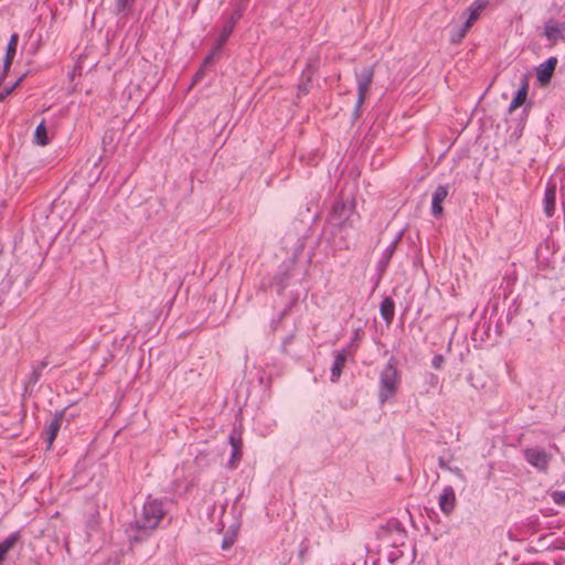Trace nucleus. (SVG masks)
Instances as JSON below:
<instances>
[{"mask_svg": "<svg viewBox=\"0 0 565 565\" xmlns=\"http://www.w3.org/2000/svg\"><path fill=\"white\" fill-rule=\"evenodd\" d=\"M232 543H233V542H232L231 540H226V539H225V540L223 541V543H222V547H223L224 550H226V548H228V547L232 545Z\"/></svg>", "mask_w": 565, "mask_h": 565, "instance_id": "obj_33", "label": "nucleus"}, {"mask_svg": "<svg viewBox=\"0 0 565 565\" xmlns=\"http://www.w3.org/2000/svg\"><path fill=\"white\" fill-rule=\"evenodd\" d=\"M544 35L552 43L556 44L565 40V23L550 20L544 24Z\"/></svg>", "mask_w": 565, "mask_h": 565, "instance_id": "obj_6", "label": "nucleus"}, {"mask_svg": "<svg viewBox=\"0 0 565 565\" xmlns=\"http://www.w3.org/2000/svg\"><path fill=\"white\" fill-rule=\"evenodd\" d=\"M166 514L163 502L148 497L140 510L136 511L135 520L128 525L129 536L138 542L149 536Z\"/></svg>", "mask_w": 565, "mask_h": 565, "instance_id": "obj_1", "label": "nucleus"}, {"mask_svg": "<svg viewBox=\"0 0 565 565\" xmlns=\"http://www.w3.org/2000/svg\"><path fill=\"white\" fill-rule=\"evenodd\" d=\"M347 358H348V351L347 350H341V351L335 353L334 362H333V365H332V369H331V381L332 382L338 381V379L340 377V375L342 373V370H343V367L345 365Z\"/></svg>", "mask_w": 565, "mask_h": 565, "instance_id": "obj_13", "label": "nucleus"}, {"mask_svg": "<svg viewBox=\"0 0 565 565\" xmlns=\"http://www.w3.org/2000/svg\"><path fill=\"white\" fill-rule=\"evenodd\" d=\"M202 72H203V67H201V70L196 73L195 78H199L201 76Z\"/></svg>", "mask_w": 565, "mask_h": 565, "instance_id": "obj_35", "label": "nucleus"}, {"mask_svg": "<svg viewBox=\"0 0 565 565\" xmlns=\"http://www.w3.org/2000/svg\"><path fill=\"white\" fill-rule=\"evenodd\" d=\"M401 384V372L398 371V362L391 356L380 374L379 399L381 403L393 397Z\"/></svg>", "mask_w": 565, "mask_h": 565, "instance_id": "obj_2", "label": "nucleus"}, {"mask_svg": "<svg viewBox=\"0 0 565 565\" xmlns=\"http://www.w3.org/2000/svg\"><path fill=\"white\" fill-rule=\"evenodd\" d=\"M380 312L382 318L390 323L394 317L395 313V305L392 298L386 297L380 306Z\"/></svg>", "mask_w": 565, "mask_h": 565, "instance_id": "obj_16", "label": "nucleus"}, {"mask_svg": "<svg viewBox=\"0 0 565 565\" xmlns=\"http://www.w3.org/2000/svg\"><path fill=\"white\" fill-rule=\"evenodd\" d=\"M235 25L231 24L230 22H225L224 26L222 28V31L220 33V36L216 41V50H221V47L223 46V44L227 41V39L230 38V35L232 34L233 32V29H234Z\"/></svg>", "mask_w": 565, "mask_h": 565, "instance_id": "obj_20", "label": "nucleus"}, {"mask_svg": "<svg viewBox=\"0 0 565 565\" xmlns=\"http://www.w3.org/2000/svg\"><path fill=\"white\" fill-rule=\"evenodd\" d=\"M445 362V359L441 354H436L431 360V366L434 369H440Z\"/></svg>", "mask_w": 565, "mask_h": 565, "instance_id": "obj_27", "label": "nucleus"}, {"mask_svg": "<svg viewBox=\"0 0 565 565\" xmlns=\"http://www.w3.org/2000/svg\"><path fill=\"white\" fill-rule=\"evenodd\" d=\"M34 142L39 146H45L49 143L47 130L44 120H42L35 128Z\"/></svg>", "mask_w": 565, "mask_h": 565, "instance_id": "obj_19", "label": "nucleus"}, {"mask_svg": "<svg viewBox=\"0 0 565 565\" xmlns=\"http://www.w3.org/2000/svg\"><path fill=\"white\" fill-rule=\"evenodd\" d=\"M19 35L17 33L11 34L7 50H6V56H4V72L8 71L10 67L15 53H17V46H18Z\"/></svg>", "mask_w": 565, "mask_h": 565, "instance_id": "obj_15", "label": "nucleus"}, {"mask_svg": "<svg viewBox=\"0 0 565 565\" xmlns=\"http://www.w3.org/2000/svg\"><path fill=\"white\" fill-rule=\"evenodd\" d=\"M401 556H402V552H401V551H398V550L392 554V557H393V558H398V557H401Z\"/></svg>", "mask_w": 565, "mask_h": 565, "instance_id": "obj_34", "label": "nucleus"}, {"mask_svg": "<svg viewBox=\"0 0 565 565\" xmlns=\"http://www.w3.org/2000/svg\"><path fill=\"white\" fill-rule=\"evenodd\" d=\"M21 79V77L18 78L11 86L0 90V102H3L11 94V92L19 85Z\"/></svg>", "mask_w": 565, "mask_h": 565, "instance_id": "obj_24", "label": "nucleus"}, {"mask_svg": "<svg viewBox=\"0 0 565 565\" xmlns=\"http://www.w3.org/2000/svg\"><path fill=\"white\" fill-rule=\"evenodd\" d=\"M527 96V83L524 82L523 85L518 90L516 95L512 99L510 106H509V113H513L516 108L522 106L526 99Z\"/></svg>", "mask_w": 565, "mask_h": 565, "instance_id": "obj_17", "label": "nucleus"}, {"mask_svg": "<svg viewBox=\"0 0 565 565\" xmlns=\"http://www.w3.org/2000/svg\"><path fill=\"white\" fill-rule=\"evenodd\" d=\"M555 201H556V185L553 183H548L544 193V213L547 217H552L555 212Z\"/></svg>", "mask_w": 565, "mask_h": 565, "instance_id": "obj_10", "label": "nucleus"}, {"mask_svg": "<svg viewBox=\"0 0 565 565\" xmlns=\"http://www.w3.org/2000/svg\"><path fill=\"white\" fill-rule=\"evenodd\" d=\"M428 377H429V384H430L431 386H436V384H437V382H438V377H437V375H435V374L430 373V374L428 375Z\"/></svg>", "mask_w": 565, "mask_h": 565, "instance_id": "obj_31", "label": "nucleus"}, {"mask_svg": "<svg viewBox=\"0 0 565 565\" xmlns=\"http://www.w3.org/2000/svg\"><path fill=\"white\" fill-rule=\"evenodd\" d=\"M526 461L539 470H546L551 456L542 448H527L524 450Z\"/></svg>", "mask_w": 565, "mask_h": 565, "instance_id": "obj_5", "label": "nucleus"}, {"mask_svg": "<svg viewBox=\"0 0 565 565\" xmlns=\"http://www.w3.org/2000/svg\"><path fill=\"white\" fill-rule=\"evenodd\" d=\"M489 4V0H475L469 8L467 9L465 15L467 23V26H472L475 22L479 19L481 12L487 8Z\"/></svg>", "mask_w": 565, "mask_h": 565, "instance_id": "obj_8", "label": "nucleus"}, {"mask_svg": "<svg viewBox=\"0 0 565 565\" xmlns=\"http://www.w3.org/2000/svg\"><path fill=\"white\" fill-rule=\"evenodd\" d=\"M235 9L236 10H241V13H243L245 11V9H246V3L244 1H241V2L237 3Z\"/></svg>", "mask_w": 565, "mask_h": 565, "instance_id": "obj_32", "label": "nucleus"}, {"mask_svg": "<svg viewBox=\"0 0 565 565\" xmlns=\"http://www.w3.org/2000/svg\"><path fill=\"white\" fill-rule=\"evenodd\" d=\"M450 186L448 184L438 185L431 196V214L434 217H440L443 215V202L449 194Z\"/></svg>", "mask_w": 565, "mask_h": 565, "instance_id": "obj_7", "label": "nucleus"}, {"mask_svg": "<svg viewBox=\"0 0 565 565\" xmlns=\"http://www.w3.org/2000/svg\"><path fill=\"white\" fill-rule=\"evenodd\" d=\"M374 76L373 67H364L360 74H358V83L371 85Z\"/></svg>", "mask_w": 565, "mask_h": 565, "instance_id": "obj_23", "label": "nucleus"}, {"mask_svg": "<svg viewBox=\"0 0 565 565\" xmlns=\"http://www.w3.org/2000/svg\"><path fill=\"white\" fill-rule=\"evenodd\" d=\"M407 534L397 523L388 524L383 526L377 532V539L381 542V547H394L397 548L405 544Z\"/></svg>", "mask_w": 565, "mask_h": 565, "instance_id": "obj_4", "label": "nucleus"}, {"mask_svg": "<svg viewBox=\"0 0 565 565\" xmlns=\"http://www.w3.org/2000/svg\"><path fill=\"white\" fill-rule=\"evenodd\" d=\"M470 28L471 26H467L466 22H463L462 25L454 26L452 30L450 31V39H449L450 42L452 44L460 43L465 39V36Z\"/></svg>", "mask_w": 565, "mask_h": 565, "instance_id": "obj_18", "label": "nucleus"}, {"mask_svg": "<svg viewBox=\"0 0 565 565\" xmlns=\"http://www.w3.org/2000/svg\"><path fill=\"white\" fill-rule=\"evenodd\" d=\"M309 83L310 77H307L306 82H302L298 85V97L301 95H307L309 92Z\"/></svg>", "mask_w": 565, "mask_h": 565, "instance_id": "obj_26", "label": "nucleus"}, {"mask_svg": "<svg viewBox=\"0 0 565 565\" xmlns=\"http://www.w3.org/2000/svg\"><path fill=\"white\" fill-rule=\"evenodd\" d=\"M355 217L354 206L351 203L338 201L332 206L330 223L339 230H345L353 226Z\"/></svg>", "mask_w": 565, "mask_h": 565, "instance_id": "obj_3", "label": "nucleus"}, {"mask_svg": "<svg viewBox=\"0 0 565 565\" xmlns=\"http://www.w3.org/2000/svg\"><path fill=\"white\" fill-rule=\"evenodd\" d=\"M456 507V494L451 487H446L439 495V508L445 514H450Z\"/></svg>", "mask_w": 565, "mask_h": 565, "instance_id": "obj_9", "label": "nucleus"}, {"mask_svg": "<svg viewBox=\"0 0 565 565\" xmlns=\"http://www.w3.org/2000/svg\"><path fill=\"white\" fill-rule=\"evenodd\" d=\"M552 498L556 504L565 505V492L564 491L553 492Z\"/></svg>", "mask_w": 565, "mask_h": 565, "instance_id": "obj_25", "label": "nucleus"}, {"mask_svg": "<svg viewBox=\"0 0 565 565\" xmlns=\"http://www.w3.org/2000/svg\"><path fill=\"white\" fill-rule=\"evenodd\" d=\"M132 0H117L116 7L118 11L125 10Z\"/></svg>", "mask_w": 565, "mask_h": 565, "instance_id": "obj_29", "label": "nucleus"}, {"mask_svg": "<svg viewBox=\"0 0 565 565\" xmlns=\"http://www.w3.org/2000/svg\"><path fill=\"white\" fill-rule=\"evenodd\" d=\"M228 439L232 446V456L228 463L231 468H235L242 458V439L236 433H232Z\"/></svg>", "mask_w": 565, "mask_h": 565, "instance_id": "obj_11", "label": "nucleus"}, {"mask_svg": "<svg viewBox=\"0 0 565 565\" xmlns=\"http://www.w3.org/2000/svg\"><path fill=\"white\" fill-rule=\"evenodd\" d=\"M556 64H557L556 57H550L547 61H545L543 64H541V66L537 71V79L541 83L548 82L553 75Z\"/></svg>", "mask_w": 565, "mask_h": 565, "instance_id": "obj_12", "label": "nucleus"}, {"mask_svg": "<svg viewBox=\"0 0 565 565\" xmlns=\"http://www.w3.org/2000/svg\"><path fill=\"white\" fill-rule=\"evenodd\" d=\"M370 86L371 85H365L363 83H358V100H356V105H355V114H356V116L359 115L360 108H361L362 104L364 103V100L366 98V94L369 92Z\"/></svg>", "mask_w": 565, "mask_h": 565, "instance_id": "obj_22", "label": "nucleus"}, {"mask_svg": "<svg viewBox=\"0 0 565 565\" xmlns=\"http://www.w3.org/2000/svg\"><path fill=\"white\" fill-rule=\"evenodd\" d=\"M20 533L14 531L0 542V563L6 558L8 552L19 542Z\"/></svg>", "mask_w": 565, "mask_h": 565, "instance_id": "obj_14", "label": "nucleus"}, {"mask_svg": "<svg viewBox=\"0 0 565 565\" xmlns=\"http://www.w3.org/2000/svg\"><path fill=\"white\" fill-rule=\"evenodd\" d=\"M220 50H216V45L214 46L213 51L211 54H209L205 60H204V64L203 66L207 65L209 63L212 62V60L214 58V55L218 52Z\"/></svg>", "mask_w": 565, "mask_h": 565, "instance_id": "obj_30", "label": "nucleus"}, {"mask_svg": "<svg viewBox=\"0 0 565 565\" xmlns=\"http://www.w3.org/2000/svg\"><path fill=\"white\" fill-rule=\"evenodd\" d=\"M243 13H241V10H234L230 18L227 19V22L235 25L237 21L242 18Z\"/></svg>", "mask_w": 565, "mask_h": 565, "instance_id": "obj_28", "label": "nucleus"}, {"mask_svg": "<svg viewBox=\"0 0 565 565\" xmlns=\"http://www.w3.org/2000/svg\"><path fill=\"white\" fill-rule=\"evenodd\" d=\"M61 422H62L61 417L56 416V417H54L51 420V423L49 425V431H47L49 433V436H47L49 447L52 446V443H53V440L55 439V437L57 435V431H58V429L61 427Z\"/></svg>", "mask_w": 565, "mask_h": 565, "instance_id": "obj_21", "label": "nucleus"}]
</instances>
